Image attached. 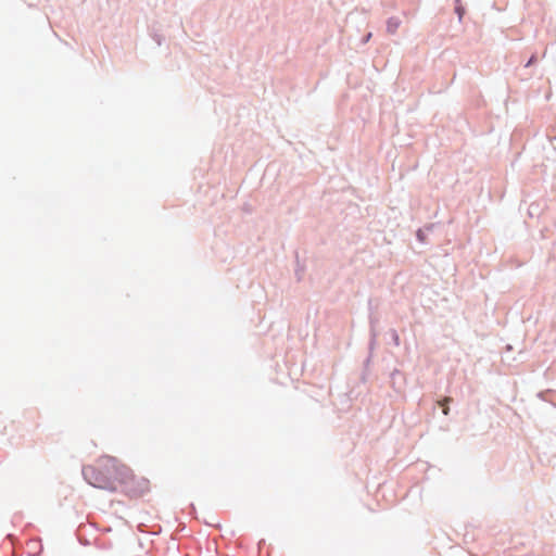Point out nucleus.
<instances>
[{
  "label": "nucleus",
  "mask_w": 556,
  "mask_h": 556,
  "mask_svg": "<svg viewBox=\"0 0 556 556\" xmlns=\"http://www.w3.org/2000/svg\"><path fill=\"white\" fill-rule=\"evenodd\" d=\"M85 480L94 488L115 492L118 490L121 477L129 475L128 466L115 457L102 456L92 465L83 469Z\"/></svg>",
  "instance_id": "f257e3e1"
},
{
  "label": "nucleus",
  "mask_w": 556,
  "mask_h": 556,
  "mask_svg": "<svg viewBox=\"0 0 556 556\" xmlns=\"http://www.w3.org/2000/svg\"><path fill=\"white\" fill-rule=\"evenodd\" d=\"M126 477L122 476L118 484V490H122L128 496L140 497L150 491V481L143 476L136 475L131 468L128 467Z\"/></svg>",
  "instance_id": "f03ea898"
},
{
  "label": "nucleus",
  "mask_w": 556,
  "mask_h": 556,
  "mask_svg": "<svg viewBox=\"0 0 556 556\" xmlns=\"http://www.w3.org/2000/svg\"><path fill=\"white\" fill-rule=\"evenodd\" d=\"M399 25H400V21L399 20L390 18L388 21V25H387L388 31L391 33V34H394L396 31V29L399 28Z\"/></svg>",
  "instance_id": "7ed1b4c3"
},
{
  "label": "nucleus",
  "mask_w": 556,
  "mask_h": 556,
  "mask_svg": "<svg viewBox=\"0 0 556 556\" xmlns=\"http://www.w3.org/2000/svg\"><path fill=\"white\" fill-rule=\"evenodd\" d=\"M452 401L451 397H444L442 401L439 402V405L442 407V412L444 415H448L450 408L448 403Z\"/></svg>",
  "instance_id": "20e7f679"
}]
</instances>
